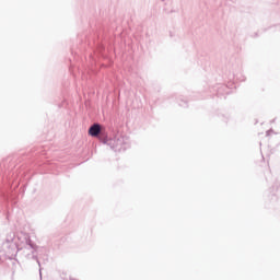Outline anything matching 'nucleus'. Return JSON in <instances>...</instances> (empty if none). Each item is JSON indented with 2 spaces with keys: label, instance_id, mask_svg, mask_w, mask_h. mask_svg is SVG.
I'll return each mask as SVG.
<instances>
[{
  "label": "nucleus",
  "instance_id": "nucleus-1",
  "mask_svg": "<svg viewBox=\"0 0 280 280\" xmlns=\"http://www.w3.org/2000/svg\"><path fill=\"white\" fill-rule=\"evenodd\" d=\"M101 132H102V126H100V124H94L89 129L90 137H97Z\"/></svg>",
  "mask_w": 280,
  "mask_h": 280
}]
</instances>
